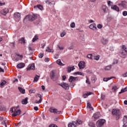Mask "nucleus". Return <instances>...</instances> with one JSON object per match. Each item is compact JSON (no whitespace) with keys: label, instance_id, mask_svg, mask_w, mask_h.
I'll list each match as a JSON object with an SVG mask.
<instances>
[{"label":"nucleus","instance_id":"f257e3e1","mask_svg":"<svg viewBox=\"0 0 127 127\" xmlns=\"http://www.w3.org/2000/svg\"><path fill=\"white\" fill-rule=\"evenodd\" d=\"M112 113L113 116L116 118V120H119V119L121 118V115H122L120 110L117 109H113L112 111Z\"/></svg>","mask_w":127,"mask_h":127},{"label":"nucleus","instance_id":"f03ea898","mask_svg":"<svg viewBox=\"0 0 127 127\" xmlns=\"http://www.w3.org/2000/svg\"><path fill=\"white\" fill-rule=\"evenodd\" d=\"M10 111L11 113H13L12 114V117H17V116H19L21 114V110H17L16 108H15V110H13V108H11Z\"/></svg>","mask_w":127,"mask_h":127},{"label":"nucleus","instance_id":"7ed1b4c3","mask_svg":"<svg viewBox=\"0 0 127 127\" xmlns=\"http://www.w3.org/2000/svg\"><path fill=\"white\" fill-rule=\"evenodd\" d=\"M83 123V121H82L80 120H77L76 122L73 121L72 122V123H70L69 124H68V127H77V124L78 125H81Z\"/></svg>","mask_w":127,"mask_h":127},{"label":"nucleus","instance_id":"20e7f679","mask_svg":"<svg viewBox=\"0 0 127 127\" xmlns=\"http://www.w3.org/2000/svg\"><path fill=\"white\" fill-rule=\"evenodd\" d=\"M51 79L53 80V81H56V80H58V78L59 76L54 72V71H52L50 73Z\"/></svg>","mask_w":127,"mask_h":127},{"label":"nucleus","instance_id":"39448f33","mask_svg":"<svg viewBox=\"0 0 127 127\" xmlns=\"http://www.w3.org/2000/svg\"><path fill=\"white\" fill-rule=\"evenodd\" d=\"M106 123V120L104 119H100L98 120L96 123V126L97 127H101L104 126V124Z\"/></svg>","mask_w":127,"mask_h":127},{"label":"nucleus","instance_id":"423d86ee","mask_svg":"<svg viewBox=\"0 0 127 127\" xmlns=\"http://www.w3.org/2000/svg\"><path fill=\"white\" fill-rule=\"evenodd\" d=\"M58 85L59 86L62 87V88L64 89V90H68V89H69V84H68V83L63 82L62 83L58 84Z\"/></svg>","mask_w":127,"mask_h":127},{"label":"nucleus","instance_id":"0eeeda50","mask_svg":"<svg viewBox=\"0 0 127 127\" xmlns=\"http://www.w3.org/2000/svg\"><path fill=\"white\" fill-rule=\"evenodd\" d=\"M36 97L37 98H37H39L40 99L38 101L37 100H35V101L34 102V104H41V103L42 102V96L40 94H38V95H36Z\"/></svg>","mask_w":127,"mask_h":127},{"label":"nucleus","instance_id":"6e6552de","mask_svg":"<svg viewBox=\"0 0 127 127\" xmlns=\"http://www.w3.org/2000/svg\"><path fill=\"white\" fill-rule=\"evenodd\" d=\"M49 111L51 112V113H54L57 115H60V114H61V111H58V110L56 109H53L52 108H50L49 109Z\"/></svg>","mask_w":127,"mask_h":127},{"label":"nucleus","instance_id":"1a4fd4ad","mask_svg":"<svg viewBox=\"0 0 127 127\" xmlns=\"http://www.w3.org/2000/svg\"><path fill=\"white\" fill-rule=\"evenodd\" d=\"M45 2L47 4H48V5H50L51 6H54L55 4V1H51L49 0H46Z\"/></svg>","mask_w":127,"mask_h":127},{"label":"nucleus","instance_id":"9d476101","mask_svg":"<svg viewBox=\"0 0 127 127\" xmlns=\"http://www.w3.org/2000/svg\"><path fill=\"white\" fill-rule=\"evenodd\" d=\"M20 13L18 12L15 13L14 16L16 21H19V20H20Z\"/></svg>","mask_w":127,"mask_h":127},{"label":"nucleus","instance_id":"9b49d317","mask_svg":"<svg viewBox=\"0 0 127 127\" xmlns=\"http://www.w3.org/2000/svg\"><path fill=\"white\" fill-rule=\"evenodd\" d=\"M79 79V77H73V76H70L68 80L69 82H74L75 81H77Z\"/></svg>","mask_w":127,"mask_h":127},{"label":"nucleus","instance_id":"f8f14e48","mask_svg":"<svg viewBox=\"0 0 127 127\" xmlns=\"http://www.w3.org/2000/svg\"><path fill=\"white\" fill-rule=\"evenodd\" d=\"M78 67L79 69H82L85 68V63L84 62H80L78 64Z\"/></svg>","mask_w":127,"mask_h":127},{"label":"nucleus","instance_id":"ddd939ff","mask_svg":"<svg viewBox=\"0 0 127 127\" xmlns=\"http://www.w3.org/2000/svg\"><path fill=\"white\" fill-rule=\"evenodd\" d=\"M24 20H26V21H32V16L30 15H27L24 19Z\"/></svg>","mask_w":127,"mask_h":127},{"label":"nucleus","instance_id":"4468645a","mask_svg":"<svg viewBox=\"0 0 127 127\" xmlns=\"http://www.w3.org/2000/svg\"><path fill=\"white\" fill-rule=\"evenodd\" d=\"M123 124H124V127H127V116H124L123 118Z\"/></svg>","mask_w":127,"mask_h":127},{"label":"nucleus","instance_id":"2eb2a0df","mask_svg":"<svg viewBox=\"0 0 127 127\" xmlns=\"http://www.w3.org/2000/svg\"><path fill=\"white\" fill-rule=\"evenodd\" d=\"M107 10H108V7L105 5H102L101 7V11L104 12V13H106L107 12Z\"/></svg>","mask_w":127,"mask_h":127},{"label":"nucleus","instance_id":"dca6fc26","mask_svg":"<svg viewBox=\"0 0 127 127\" xmlns=\"http://www.w3.org/2000/svg\"><path fill=\"white\" fill-rule=\"evenodd\" d=\"M25 66V64L24 63H21L17 65V68L18 69H21Z\"/></svg>","mask_w":127,"mask_h":127},{"label":"nucleus","instance_id":"f3484780","mask_svg":"<svg viewBox=\"0 0 127 127\" xmlns=\"http://www.w3.org/2000/svg\"><path fill=\"white\" fill-rule=\"evenodd\" d=\"M7 12H8V9H7V8L3 9L0 11L1 14H3V15H5V14H6V13H7Z\"/></svg>","mask_w":127,"mask_h":127},{"label":"nucleus","instance_id":"a211bd4d","mask_svg":"<svg viewBox=\"0 0 127 127\" xmlns=\"http://www.w3.org/2000/svg\"><path fill=\"white\" fill-rule=\"evenodd\" d=\"M100 112H96L92 117V118L95 119H99V118H100Z\"/></svg>","mask_w":127,"mask_h":127},{"label":"nucleus","instance_id":"6ab92c4d","mask_svg":"<svg viewBox=\"0 0 127 127\" xmlns=\"http://www.w3.org/2000/svg\"><path fill=\"white\" fill-rule=\"evenodd\" d=\"M111 8L112 9H114V10H116V11H120V8H119V7H118V6H117L116 5H113L111 6Z\"/></svg>","mask_w":127,"mask_h":127},{"label":"nucleus","instance_id":"aec40b11","mask_svg":"<svg viewBox=\"0 0 127 127\" xmlns=\"http://www.w3.org/2000/svg\"><path fill=\"white\" fill-rule=\"evenodd\" d=\"M89 28L92 29V30H97V27H96V24H92L89 26Z\"/></svg>","mask_w":127,"mask_h":127},{"label":"nucleus","instance_id":"412c9836","mask_svg":"<svg viewBox=\"0 0 127 127\" xmlns=\"http://www.w3.org/2000/svg\"><path fill=\"white\" fill-rule=\"evenodd\" d=\"M75 69V67L74 66H68L67 67V72L68 73H70L71 71H73Z\"/></svg>","mask_w":127,"mask_h":127},{"label":"nucleus","instance_id":"4be33fe9","mask_svg":"<svg viewBox=\"0 0 127 127\" xmlns=\"http://www.w3.org/2000/svg\"><path fill=\"white\" fill-rule=\"evenodd\" d=\"M34 8H38L39 9H40V10H43V6L41 5H37L35 6H34Z\"/></svg>","mask_w":127,"mask_h":127},{"label":"nucleus","instance_id":"5701e85b","mask_svg":"<svg viewBox=\"0 0 127 127\" xmlns=\"http://www.w3.org/2000/svg\"><path fill=\"white\" fill-rule=\"evenodd\" d=\"M28 100V98L27 97H26L24 99H23L21 101L22 105H26L27 103H28V101H27Z\"/></svg>","mask_w":127,"mask_h":127},{"label":"nucleus","instance_id":"b1692460","mask_svg":"<svg viewBox=\"0 0 127 127\" xmlns=\"http://www.w3.org/2000/svg\"><path fill=\"white\" fill-rule=\"evenodd\" d=\"M39 39V37L37 35H36L32 39V42L34 43L36 42V41H37Z\"/></svg>","mask_w":127,"mask_h":127},{"label":"nucleus","instance_id":"393cba45","mask_svg":"<svg viewBox=\"0 0 127 127\" xmlns=\"http://www.w3.org/2000/svg\"><path fill=\"white\" fill-rule=\"evenodd\" d=\"M93 94L92 92H88L87 93L84 94L83 95V98L86 99V98L88 97V96H90Z\"/></svg>","mask_w":127,"mask_h":127},{"label":"nucleus","instance_id":"a878e982","mask_svg":"<svg viewBox=\"0 0 127 127\" xmlns=\"http://www.w3.org/2000/svg\"><path fill=\"white\" fill-rule=\"evenodd\" d=\"M112 66H113L111 64H110L109 65H107L104 67V70L106 71H109V70H111L112 69Z\"/></svg>","mask_w":127,"mask_h":127},{"label":"nucleus","instance_id":"bb28decb","mask_svg":"<svg viewBox=\"0 0 127 127\" xmlns=\"http://www.w3.org/2000/svg\"><path fill=\"white\" fill-rule=\"evenodd\" d=\"M119 5H121V6H123V7H126V6H127V1H122V3L119 4Z\"/></svg>","mask_w":127,"mask_h":127},{"label":"nucleus","instance_id":"cd10ccee","mask_svg":"<svg viewBox=\"0 0 127 127\" xmlns=\"http://www.w3.org/2000/svg\"><path fill=\"white\" fill-rule=\"evenodd\" d=\"M39 78H40V76L36 75V76L34 78L33 82H37L39 80Z\"/></svg>","mask_w":127,"mask_h":127},{"label":"nucleus","instance_id":"c85d7f7f","mask_svg":"<svg viewBox=\"0 0 127 127\" xmlns=\"http://www.w3.org/2000/svg\"><path fill=\"white\" fill-rule=\"evenodd\" d=\"M57 63L58 64V65H60V66H64V64H62L61 60L60 59H59L57 61Z\"/></svg>","mask_w":127,"mask_h":127},{"label":"nucleus","instance_id":"c756f323","mask_svg":"<svg viewBox=\"0 0 127 127\" xmlns=\"http://www.w3.org/2000/svg\"><path fill=\"white\" fill-rule=\"evenodd\" d=\"M101 42H102L103 44L106 45L107 44V43H108V40H107V39H105L103 38L101 40Z\"/></svg>","mask_w":127,"mask_h":127},{"label":"nucleus","instance_id":"7c9ffc66","mask_svg":"<svg viewBox=\"0 0 127 127\" xmlns=\"http://www.w3.org/2000/svg\"><path fill=\"white\" fill-rule=\"evenodd\" d=\"M38 16V14H33V15H32V20H35V19H37Z\"/></svg>","mask_w":127,"mask_h":127},{"label":"nucleus","instance_id":"2f4dec72","mask_svg":"<svg viewBox=\"0 0 127 127\" xmlns=\"http://www.w3.org/2000/svg\"><path fill=\"white\" fill-rule=\"evenodd\" d=\"M96 80H97V78L96 77V76L93 75L91 77V81L92 83H95Z\"/></svg>","mask_w":127,"mask_h":127},{"label":"nucleus","instance_id":"473e14b6","mask_svg":"<svg viewBox=\"0 0 127 127\" xmlns=\"http://www.w3.org/2000/svg\"><path fill=\"white\" fill-rule=\"evenodd\" d=\"M19 43L23 44H25V39H24V37H22L19 40Z\"/></svg>","mask_w":127,"mask_h":127},{"label":"nucleus","instance_id":"72a5a7b5","mask_svg":"<svg viewBox=\"0 0 127 127\" xmlns=\"http://www.w3.org/2000/svg\"><path fill=\"white\" fill-rule=\"evenodd\" d=\"M18 90L20 91V93L22 94H25V90L21 87H18Z\"/></svg>","mask_w":127,"mask_h":127},{"label":"nucleus","instance_id":"f704fd0d","mask_svg":"<svg viewBox=\"0 0 127 127\" xmlns=\"http://www.w3.org/2000/svg\"><path fill=\"white\" fill-rule=\"evenodd\" d=\"M74 75H80V76H84V73L80 71H77L75 72Z\"/></svg>","mask_w":127,"mask_h":127},{"label":"nucleus","instance_id":"c9c22d12","mask_svg":"<svg viewBox=\"0 0 127 127\" xmlns=\"http://www.w3.org/2000/svg\"><path fill=\"white\" fill-rule=\"evenodd\" d=\"M99 59H100L99 55H97V56L93 55V60H96L97 61H98L99 60Z\"/></svg>","mask_w":127,"mask_h":127},{"label":"nucleus","instance_id":"e433bc0d","mask_svg":"<svg viewBox=\"0 0 127 127\" xmlns=\"http://www.w3.org/2000/svg\"><path fill=\"white\" fill-rule=\"evenodd\" d=\"M127 54V53L126 52H124L123 51L122 53H121V57H122L123 58H126V56Z\"/></svg>","mask_w":127,"mask_h":127},{"label":"nucleus","instance_id":"4c0bfd02","mask_svg":"<svg viewBox=\"0 0 127 127\" xmlns=\"http://www.w3.org/2000/svg\"><path fill=\"white\" fill-rule=\"evenodd\" d=\"M14 61H18L19 60V58H18V54H16L15 56V58L13 59Z\"/></svg>","mask_w":127,"mask_h":127},{"label":"nucleus","instance_id":"58836bf2","mask_svg":"<svg viewBox=\"0 0 127 127\" xmlns=\"http://www.w3.org/2000/svg\"><path fill=\"white\" fill-rule=\"evenodd\" d=\"M113 78H114L113 77H108V78H104L103 79V81H104V82H108V81H109V80H111V79H113Z\"/></svg>","mask_w":127,"mask_h":127},{"label":"nucleus","instance_id":"ea45409f","mask_svg":"<svg viewBox=\"0 0 127 127\" xmlns=\"http://www.w3.org/2000/svg\"><path fill=\"white\" fill-rule=\"evenodd\" d=\"M108 5L109 6H113V4H114V3L113 2L111 1V0H108L107 2Z\"/></svg>","mask_w":127,"mask_h":127},{"label":"nucleus","instance_id":"a19ab883","mask_svg":"<svg viewBox=\"0 0 127 127\" xmlns=\"http://www.w3.org/2000/svg\"><path fill=\"white\" fill-rule=\"evenodd\" d=\"M127 88L126 87L125 89H122L121 91L119 92V94H123V93H125V92H127Z\"/></svg>","mask_w":127,"mask_h":127},{"label":"nucleus","instance_id":"79ce46f5","mask_svg":"<svg viewBox=\"0 0 127 127\" xmlns=\"http://www.w3.org/2000/svg\"><path fill=\"white\" fill-rule=\"evenodd\" d=\"M93 56H94V55L93 54H89L87 55V58H89V59L93 60Z\"/></svg>","mask_w":127,"mask_h":127},{"label":"nucleus","instance_id":"37998d69","mask_svg":"<svg viewBox=\"0 0 127 127\" xmlns=\"http://www.w3.org/2000/svg\"><path fill=\"white\" fill-rule=\"evenodd\" d=\"M6 84V81L3 80L2 82L0 83L1 88H2L3 86H4Z\"/></svg>","mask_w":127,"mask_h":127},{"label":"nucleus","instance_id":"c03bdc74","mask_svg":"<svg viewBox=\"0 0 127 127\" xmlns=\"http://www.w3.org/2000/svg\"><path fill=\"white\" fill-rule=\"evenodd\" d=\"M32 67V64H30L28 65V67L27 68V71H30Z\"/></svg>","mask_w":127,"mask_h":127},{"label":"nucleus","instance_id":"a18cd8bd","mask_svg":"<svg viewBox=\"0 0 127 127\" xmlns=\"http://www.w3.org/2000/svg\"><path fill=\"white\" fill-rule=\"evenodd\" d=\"M122 48H123V50H124L125 52L127 53V46H126L125 45H123L122 46Z\"/></svg>","mask_w":127,"mask_h":127},{"label":"nucleus","instance_id":"49530a36","mask_svg":"<svg viewBox=\"0 0 127 127\" xmlns=\"http://www.w3.org/2000/svg\"><path fill=\"white\" fill-rule=\"evenodd\" d=\"M46 51H47V52H52V49H50V47H48Z\"/></svg>","mask_w":127,"mask_h":127},{"label":"nucleus","instance_id":"de8ad7c7","mask_svg":"<svg viewBox=\"0 0 127 127\" xmlns=\"http://www.w3.org/2000/svg\"><path fill=\"white\" fill-rule=\"evenodd\" d=\"M87 108H89V109H93V110H94V108L92 107L91 104H90V103H87Z\"/></svg>","mask_w":127,"mask_h":127},{"label":"nucleus","instance_id":"09e8293b","mask_svg":"<svg viewBox=\"0 0 127 127\" xmlns=\"http://www.w3.org/2000/svg\"><path fill=\"white\" fill-rule=\"evenodd\" d=\"M89 127H95V124L92 122L89 123Z\"/></svg>","mask_w":127,"mask_h":127},{"label":"nucleus","instance_id":"8fccbe9b","mask_svg":"<svg viewBox=\"0 0 127 127\" xmlns=\"http://www.w3.org/2000/svg\"><path fill=\"white\" fill-rule=\"evenodd\" d=\"M44 56V54L42 53H41L40 54H39V58H42Z\"/></svg>","mask_w":127,"mask_h":127},{"label":"nucleus","instance_id":"3c124183","mask_svg":"<svg viewBox=\"0 0 127 127\" xmlns=\"http://www.w3.org/2000/svg\"><path fill=\"white\" fill-rule=\"evenodd\" d=\"M97 27L99 29H101L103 28V25H102V24H99L98 25H97Z\"/></svg>","mask_w":127,"mask_h":127},{"label":"nucleus","instance_id":"603ef678","mask_svg":"<svg viewBox=\"0 0 127 127\" xmlns=\"http://www.w3.org/2000/svg\"><path fill=\"white\" fill-rule=\"evenodd\" d=\"M70 27H71V28H74V27H75L74 22H72L71 24H70Z\"/></svg>","mask_w":127,"mask_h":127},{"label":"nucleus","instance_id":"864d4df0","mask_svg":"<svg viewBox=\"0 0 127 127\" xmlns=\"http://www.w3.org/2000/svg\"><path fill=\"white\" fill-rule=\"evenodd\" d=\"M113 65H115L116 64H118V61L117 60H114L113 62Z\"/></svg>","mask_w":127,"mask_h":127},{"label":"nucleus","instance_id":"5fc2aeb1","mask_svg":"<svg viewBox=\"0 0 127 127\" xmlns=\"http://www.w3.org/2000/svg\"><path fill=\"white\" fill-rule=\"evenodd\" d=\"M49 127H58V126L56 125L51 124L49 126Z\"/></svg>","mask_w":127,"mask_h":127},{"label":"nucleus","instance_id":"6e6d98bb","mask_svg":"<svg viewBox=\"0 0 127 127\" xmlns=\"http://www.w3.org/2000/svg\"><path fill=\"white\" fill-rule=\"evenodd\" d=\"M123 15H124V16H127V11H123Z\"/></svg>","mask_w":127,"mask_h":127},{"label":"nucleus","instance_id":"4d7b16f0","mask_svg":"<svg viewBox=\"0 0 127 127\" xmlns=\"http://www.w3.org/2000/svg\"><path fill=\"white\" fill-rule=\"evenodd\" d=\"M18 57L19 58V59L21 60L23 58V56L22 55H19V54H18Z\"/></svg>","mask_w":127,"mask_h":127},{"label":"nucleus","instance_id":"13d9d810","mask_svg":"<svg viewBox=\"0 0 127 127\" xmlns=\"http://www.w3.org/2000/svg\"><path fill=\"white\" fill-rule=\"evenodd\" d=\"M80 40H82V41H85V37H83V36H80L79 37Z\"/></svg>","mask_w":127,"mask_h":127},{"label":"nucleus","instance_id":"bf43d9fd","mask_svg":"<svg viewBox=\"0 0 127 127\" xmlns=\"http://www.w3.org/2000/svg\"><path fill=\"white\" fill-rule=\"evenodd\" d=\"M86 83H87V84H90V81L89 80V78H88V76H86Z\"/></svg>","mask_w":127,"mask_h":127},{"label":"nucleus","instance_id":"052dcab7","mask_svg":"<svg viewBox=\"0 0 127 127\" xmlns=\"http://www.w3.org/2000/svg\"><path fill=\"white\" fill-rule=\"evenodd\" d=\"M66 35V33H62L61 34V37H64Z\"/></svg>","mask_w":127,"mask_h":127},{"label":"nucleus","instance_id":"680f3d73","mask_svg":"<svg viewBox=\"0 0 127 127\" xmlns=\"http://www.w3.org/2000/svg\"><path fill=\"white\" fill-rule=\"evenodd\" d=\"M45 62H49L50 61V60L48 58H46L45 59Z\"/></svg>","mask_w":127,"mask_h":127},{"label":"nucleus","instance_id":"e2e57ef3","mask_svg":"<svg viewBox=\"0 0 127 127\" xmlns=\"http://www.w3.org/2000/svg\"><path fill=\"white\" fill-rule=\"evenodd\" d=\"M112 89H113L114 91H116L117 90H118V87H117V86H113Z\"/></svg>","mask_w":127,"mask_h":127},{"label":"nucleus","instance_id":"0e129e2a","mask_svg":"<svg viewBox=\"0 0 127 127\" xmlns=\"http://www.w3.org/2000/svg\"><path fill=\"white\" fill-rule=\"evenodd\" d=\"M34 110L35 111H38V110H39L38 107H37V106H35V107H34Z\"/></svg>","mask_w":127,"mask_h":127},{"label":"nucleus","instance_id":"69168bd1","mask_svg":"<svg viewBox=\"0 0 127 127\" xmlns=\"http://www.w3.org/2000/svg\"><path fill=\"white\" fill-rule=\"evenodd\" d=\"M40 21L39 20H37L35 22H34L35 24H39Z\"/></svg>","mask_w":127,"mask_h":127},{"label":"nucleus","instance_id":"338daca9","mask_svg":"<svg viewBox=\"0 0 127 127\" xmlns=\"http://www.w3.org/2000/svg\"><path fill=\"white\" fill-rule=\"evenodd\" d=\"M68 49H69V50H71V49H73V45H71L70 47H69Z\"/></svg>","mask_w":127,"mask_h":127},{"label":"nucleus","instance_id":"774afa93","mask_svg":"<svg viewBox=\"0 0 127 127\" xmlns=\"http://www.w3.org/2000/svg\"><path fill=\"white\" fill-rule=\"evenodd\" d=\"M123 77H127V72L123 74Z\"/></svg>","mask_w":127,"mask_h":127}]
</instances>
